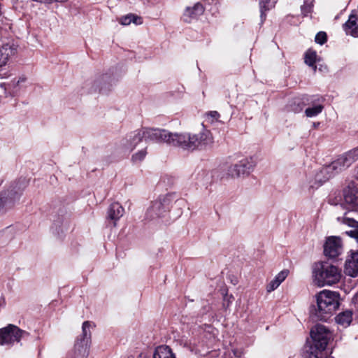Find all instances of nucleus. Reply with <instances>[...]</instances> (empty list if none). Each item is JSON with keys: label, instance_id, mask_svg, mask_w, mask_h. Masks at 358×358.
<instances>
[{"label": "nucleus", "instance_id": "obj_22", "mask_svg": "<svg viewBox=\"0 0 358 358\" xmlns=\"http://www.w3.org/2000/svg\"><path fill=\"white\" fill-rule=\"evenodd\" d=\"M153 358H176L168 346L158 347L153 354Z\"/></svg>", "mask_w": 358, "mask_h": 358}, {"label": "nucleus", "instance_id": "obj_17", "mask_svg": "<svg viewBox=\"0 0 358 358\" xmlns=\"http://www.w3.org/2000/svg\"><path fill=\"white\" fill-rule=\"evenodd\" d=\"M348 168L345 166V162L343 160L341 155H340L336 160L328 166L323 167V173H331L332 176Z\"/></svg>", "mask_w": 358, "mask_h": 358}, {"label": "nucleus", "instance_id": "obj_32", "mask_svg": "<svg viewBox=\"0 0 358 358\" xmlns=\"http://www.w3.org/2000/svg\"><path fill=\"white\" fill-rule=\"evenodd\" d=\"M12 8L15 11H21L24 8L23 0H9Z\"/></svg>", "mask_w": 358, "mask_h": 358}, {"label": "nucleus", "instance_id": "obj_13", "mask_svg": "<svg viewBox=\"0 0 358 358\" xmlns=\"http://www.w3.org/2000/svg\"><path fill=\"white\" fill-rule=\"evenodd\" d=\"M203 12V6L201 3H196L192 7L186 8L182 15V19L186 22H190L201 15Z\"/></svg>", "mask_w": 358, "mask_h": 358}, {"label": "nucleus", "instance_id": "obj_5", "mask_svg": "<svg viewBox=\"0 0 358 358\" xmlns=\"http://www.w3.org/2000/svg\"><path fill=\"white\" fill-rule=\"evenodd\" d=\"M92 323L85 321L83 324V334L75 344V351L70 358H87L88 355L87 348L91 339Z\"/></svg>", "mask_w": 358, "mask_h": 358}, {"label": "nucleus", "instance_id": "obj_27", "mask_svg": "<svg viewBox=\"0 0 358 358\" xmlns=\"http://www.w3.org/2000/svg\"><path fill=\"white\" fill-rule=\"evenodd\" d=\"M317 57L315 51L308 50L305 54V63L310 66H313L317 61Z\"/></svg>", "mask_w": 358, "mask_h": 358}, {"label": "nucleus", "instance_id": "obj_20", "mask_svg": "<svg viewBox=\"0 0 358 358\" xmlns=\"http://www.w3.org/2000/svg\"><path fill=\"white\" fill-rule=\"evenodd\" d=\"M341 157L344 162H345V166L348 168L358 160V147L345 152L341 155Z\"/></svg>", "mask_w": 358, "mask_h": 358}, {"label": "nucleus", "instance_id": "obj_36", "mask_svg": "<svg viewBox=\"0 0 358 358\" xmlns=\"http://www.w3.org/2000/svg\"><path fill=\"white\" fill-rule=\"evenodd\" d=\"M26 78L24 77L20 78L17 81H13L15 85H20L21 83H24Z\"/></svg>", "mask_w": 358, "mask_h": 358}, {"label": "nucleus", "instance_id": "obj_12", "mask_svg": "<svg viewBox=\"0 0 358 358\" xmlns=\"http://www.w3.org/2000/svg\"><path fill=\"white\" fill-rule=\"evenodd\" d=\"M344 203L349 210H358V190L355 187H348L344 190Z\"/></svg>", "mask_w": 358, "mask_h": 358}, {"label": "nucleus", "instance_id": "obj_25", "mask_svg": "<svg viewBox=\"0 0 358 358\" xmlns=\"http://www.w3.org/2000/svg\"><path fill=\"white\" fill-rule=\"evenodd\" d=\"M276 0H262L260 2L261 18L262 20H265L267 10L275 7Z\"/></svg>", "mask_w": 358, "mask_h": 358}, {"label": "nucleus", "instance_id": "obj_19", "mask_svg": "<svg viewBox=\"0 0 358 358\" xmlns=\"http://www.w3.org/2000/svg\"><path fill=\"white\" fill-rule=\"evenodd\" d=\"M332 177L331 173H323V168L315 174V181L310 182V185L312 188H316L322 185L324 182L327 181L330 178Z\"/></svg>", "mask_w": 358, "mask_h": 358}, {"label": "nucleus", "instance_id": "obj_14", "mask_svg": "<svg viewBox=\"0 0 358 358\" xmlns=\"http://www.w3.org/2000/svg\"><path fill=\"white\" fill-rule=\"evenodd\" d=\"M345 273L351 277L358 275V252H352L346 259Z\"/></svg>", "mask_w": 358, "mask_h": 358}, {"label": "nucleus", "instance_id": "obj_1", "mask_svg": "<svg viewBox=\"0 0 358 358\" xmlns=\"http://www.w3.org/2000/svg\"><path fill=\"white\" fill-rule=\"evenodd\" d=\"M166 143L188 151L204 150L212 148L214 138L210 130L203 129L199 134H173L167 131Z\"/></svg>", "mask_w": 358, "mask_h": 358}, {"label": "nucleus", "instance_id": "obj_15", "mask_svg": "<svg viewBox=\"0 0 358 358\" xmlns=\"http://www.w3.org/2000/svg\"><path fill=\"white\" fill-rule=\"evenodd\" d=\"M343 29L347 35L358 37V15L352 13L348 21L343 24Z\"/></svg>", "mask_w": 358, "mask_h": 358}, {"label": "nucleus", "instance_id": "obj_38", "mask_svg": "<svg viewBox=\"0 0 358 358\" xmlns=\"http://www.w3.org/2000/svg\"><path fill=\"white\" fill-rule=\"evenodd\" d=\"M354 303L358 310V293L354 297Z\"/></svg>", "mask_w": 358, "mask_h": 358}, {"label": "nucleus", "instance_id": "obj_3", "mask_svg": "<svg viewBox=\"0 0 358 358\" xmlns=\"http://www.w3.org/2000/svg\"><path fill=\"white\" fill-rule=\"evenodd\" d=\"M313 280L318 287L332 285L339 282L341 278V270L326 262H317L313 265Z\"/></svg>", "mask_w": 358, "mask_h": 358}, {"label": "nucleus", "instance_id": "obj_7", "mask_svg": "<svg viewBox=\"0 0 358 358\" xmlns=\"http://www.w3.org/2000/svg\"><path fill=\"white\" fill-rule=\"evenodd\" d=\"M313 344L320 350H325L329 342L333 338L332 332L324 325L317 324L310 331Z\"/></svg>", "mask_w": 358, "mask_h": 358}, {"label": "nucleus", "instance_id": "obj_10", "mask_svg": "<svg viewBox=\"0 0 358 358\" xmlns=\"http://www.w3.org/2000/svg\"><path fill=\"white\" fill-rule=\"evenodd\" d=\"M342 252L343 244L339 237L330 236L327 238L324 247V252L326 256L335 258L339 256Z\"/></svg>", "mask_w": 358, "mask_h": 358}, {"label": "nucleus", "instance_id": "obj_16", "mask_svg": "<svg viewBox=\"0 0 358 358\" xmlns=\"http://www.w3.org/2000/svg\"><path fill=\"white\" fill-rule=\"evenodd\" d=\"M124 210L123 207L117 202L110 204L107 212V219L114 222V225L116 222L120 220L124 215Z\"/></svg>", "mask_w": 358, "mask_h": 358}, {"label": "nucleus", "instance_id": "obj_4", "mask_svg": "<svg viewBox=\"0 0 358 358\" xmlns=\"http://www.w3.org/2000/svg\"><path fill=\"white\" fill-rule=\"evenodd\" d=\"M315 315L320 320H326L339 306V294L336 292L322 290L315 295Z\"/></svg>", "mask_w": 358, "mask_h": 358}, {"label": "nucleus", "instance_id": "obj_8", "mask_svg": "<svg viewBox=\"0 0 358 358\" xmlns=\"http://www.w3.org/2000/svg\"><path fill=\"white\" fill-rule=\"evenodd\" d=\"M29 333L20 329L17 326L8 324L0 329V345H9L14 342H19L22 338L29 336Z\"/></svg>", "mask_w": 358, "mask_h": 358}, {"label": "nucleus", "instance_id": "obj_18", "mask_svg": "<svg viewBox=\"0 0 358 358\" xmlns=\"http://www.w3.org/2000/svg\"><path fill=\"white\" fill-rule=\"evenodd\" d=\"M289 271L287 269H284L278 273L274 279L270 281V282L266 286V290L268 292H271L276 289L286 279L288 276Z\"/></svg>", "mask_w": 358, "mask_h": 358}, {"label": "nucleus", "instance_id": "obj_23", "mask_svg": "<svg viewBox=\"0 0 358 358\" xmlns=\"http://www.w3.org/2000/svg\"><path fill=\"white\" fill-rule=\"evenodd\" d=\"M343 222L350 227H355L354 229L347 231L346 234L349 236L354 238L358 243V223L354 219L348 217H344Z\"/></svg>", "mask_w": 358, "mask_h": 358}, {"label": "nucleus", "instance_id": "obj_29", "mask_svg": "<svg viewBox=\"0 0 358 358\" xmlns=\"http://www.w3.org/2000/svg\"><path fill=\"white\" fill-rule=\"evenodd\" d=\"M314 0H304L301 6V12L304 16L308 15L313 10Z\"/></svg>", "mask_w": 358, "mask_h": 358}, {"label": "nucleus", "instance_id": "obj_30", "mask_svg": "<svg viewBox=\"0 0 358 358\" xmlns=\"http://www.w3.org/2000/svg\"><path fill=\"white\" fill-rule=\"evenodd\" d=\"M207 334L205 333V332H203L202 335L201 336V338H199L201 340L199 341L198 342L196 341L195 339H194L193 341H189V344L192 345V346L190 347L191 348V350L193 351V350H197V348L201 343V345H204L206 344V338H207Z\"/></svg>", "mask_w": 358, "mask_h": 358}, {"label": "nucleus", "instance_id": "obj_9", "mask_svg": "<svg viewBox=\"0 0 358 358\" xmlns=\"http://www.w3.org/2000/svg\"><path fill=\"white\" fill-rule=\"evenodd\" d=\"M253 168L251 159L243 157L228 169V174L231 178H238L248 173Z\"/></svg>", "mask_w": 358, "mask_h": 358}, {"label": "nucleus", "instance_id": "obj_35", "mask_svg": "<svg viewBox=\"0 0 358 358\" xmlns=\"http://www.w3.org/2000/svg\"><path fill=\"white\" fill-rule=\"evenodd\" d=\"M33 1L40 2L43 3H52V2L64 3L67 0H32Z\"/></svg>", "mask_w": 358, "mask_h": 358}, {"label": "nucleus", "instance_id": "obj_11", "mask_svg": "<svg viewBox=\"0 0 358 358\" xmlns=\"http://www.w3.org/2000/svg\"><path fill=\"white\" fill-rule=\"evenodd\" d=\"M17 46L13 43L0 45V68L6 66L17 55Z\"/></svg>", "mask_w": 358, "mask_h": 358}, {"label": "nucleus", "instance_id": "obj_6", "mask_svg": "<svg viewBox=\"0 0 358 358\" xmlns=\"http://www.w3.org/2000/svg\"><path fill=\"white\" fill-rule=\"evenodd\" d=\"M172 201L171 195H166L152 201L147 209L145 217L148 220H154L166 213Z\"/></svg>", "mask_w": 358, "mask_h": 358}, {"label": "nucleus", "instance_id": "obj_24", "mask_svg": "<svg viewBox=\"0 0 358 358\" xmlns=\"http://www.w3.org/2000/svg\"><path fill=\"white\" fill-rule=\"evenodd\" d=\"M119 22L122 25H129L131 22L136 25H140L143 23V20L141 17L129 14L120 18Z\"/></svg>", "mask_w": 358, "mask_h": 358}, {"label": "nucleus", "instance_id": "obj_37", "mask_svg": "<svg viewBox=\"0 0 358 358\" xmlns=\"http://www.w3.org/2000/svg\"><path fill=\"white\" fill-rule=\"evenodd\" d=\"M2 1H3V0H0V17H1L4 14L3 5Z\"/></svg>", "mask_w": 358, "mask_h": 358}, {"label": "nucleus", "instance_id": "obj_2", "mask_svg": "<svg viewBox=\"0 0 358 358\" xmlns=\"http://www.w3.org/2000/svg\"><path fill=\"white\" fill-rule=\"evenodd\" d=\"M166 135L168 134L165 129L143 128L127 136L121 144L122 148L126 152H131L143 140L166 143Z\"/></svg>", "mask_w": 358, "mask_h": 358}, {"label": "nucleus", "instance_id": "obj_34", "mask_svg": "<svg viewBox=\"0 0 358 358\" xmlns=\"http://www.w3.org/2000/svg\"><path fill=\"white\" fill-rule=\"evenodd\" d=\"M327 41V34L324 31L317 33L315 36V42L322 45Z\"/></svg>", "mask_w": 358, "mask_h": 358}, {"label": "nucleus", "instance_id": "obj_28", "mask_svg": "<svg viewBox=\"0 0 358 358\" xmlns=\"http://www.w3.org/2000/svg\"><path fill=\"white\" fill-rule=\"evenodd\" d=\"M323 107L321 105H317L306 109L305 113L307 117H312L317 115L322 111Z\"/></svg>", "mask_w": 358, "mask_h": 358}, {"label": "nucleus", "instance_id": "obj_33", "mask_svg": "<svg viewBox=\"0 0 358 358\" xmlns=\"http://www.w3.org/2000/svg\"><path fill=\"white\" fill-rule=\"evenodd\" d=\"M220 116V114L217 111H210L206 113V119L210 123L217 121Z\"/></svg>", "mask_w": 358, "mask_h": 358}, {"label": "nucleus", "instance_id": "obj_21", "mask_svg": "<svg viewBox=\"0 0 358 358\" xmlns=\"http://www.w3.org/2000/svg\"><path fill=\"white\" fill-rule=\"evenodd\" d=\"M336 322L344 327L349 326L352 320V313L346 310L338 314L336 317Z\"/></svg>", "mask_w": 358, "mask_h": 358}, {"label": "nucleus", "instance_id": "obj_26", "mask_svg": "<svg viewBox=\"0 0 358 358\" xmlns=\"http://www.w3.org/2000/svg\"><path fill=\"white\" fill-rule=\"evenodd\" d=\"M324 350H320L319 348L311 345L305 358H323Z\"/></svg>", "mask_w": 358, "mask_h": 358}, {"label": "nucleus", "instance_id": "obj_31", "mask_svg": "<svg viewBox=\"0 0 358 358\" xmlns=\"http://www.w3.org/2000/svg\"><path fill=\"white\" fill-rule=\"evenodd\" d=\"M146 155V148L141 149L132 155L131 160L135 163L141 162L144 159Z\"/></svg>", "mask_w": 358, "mask_h": 358}]
</instances>
